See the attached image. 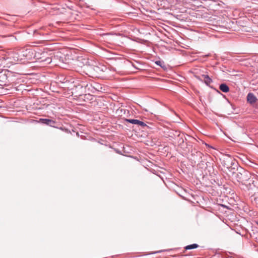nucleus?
<instances>
[{"label": "nucleus", "instance_id": "obj_1", "mask_svg": "<svg viewBox=\"0 0 258 258\" xmlns=\"http://www.w3.org/2000/svg\"><path fill=\"white\" fill-rule=\"evenodd\" d=\"M78 88H81V87L76 85V82H75L74 78L68 80L66 77V99H70V100H68V102H72V100H74L81 95L77 90Z\"/></svg>", "mask_w": 258, "mask_h": 258}, {"label": "nucleus", "instance_id": "obj_2", "mask_svg": "<svg viewBox=\"0 0 258 258\" xmlns=\"http://www.w3.org/2000/svg\"><path fill=\"white\" fill-rule=\"evenodd\" d=\"M223 167L226 168L232 173L238 170V163L237 161L229 155H225L220 159Z\"/></svg>", "mask_w": 258, "mask_h": 258}, {"label": "nucleus", "instance_id": "obj_3", "mask_svg": "<svg viewBox=\"0 0 258 258\" xmlns=\"http://www.w3.org/2000/svg\"><path fill=\"white\" fill-rule=\"evenodd\" d=\"M66 70H72L77 62L75 50L66 46Z\"/></svg>", "mask_w": 258, "mask_h": 258}, {"label": "nucleus", "instance_id": "obj_4", "mask_svg": "<svg viewBox=\"0 0 258 258\" xmlns=\"http://www.w3.org/2000/svg\"><path fill=\"white\" fill-rule=\"evenodd\" d=\"M237 170L235 179L238 182L246 185L251 177L250 173L241 167H240L239 169L238 168Z\"/></svg>", "mask_w": 258, "mask_h": 258}, {"label": "nucleus", "instance_id": "obj_5", "mask_svg": "<svg viewBox=\"0 0 258 258\" xmlns=\"http://www.w3.org/2000/svg\"><path fill=\"white\" fill-rule=\"evenodd\" d=\"M21 61L25 62L32 60L35 57H37L36 53L32 48L23 49L19 51Z\"/></svg>", "mask_w": 258, "mask_h": 258}, {"label": "nucleus", "instance_id": "obj_6", "mask_svg": "<svg viewBox=\"0 0 258 258\" xmlns=\"http://www.w3.org/2000/svg\"><path fill=\"white\" fill-rule=\"evenodd\" d=\"M40 122H41L42 123L45 124L46 125H48L50 126L58 128L60 129L62 131H63L64 129L62 127H58L57 125V123L55 121L52 119H47V118H40Z\"/></svg>", "mask_w": 258, "mask_h": 258}, {"label": "nucleus", "instance_id": "obj_7", "mask_svg": "<svg viewBox=\"0 0 258 258\" xmlns=\"http://www.w3.org/2000/svg\"><path fill=\"white\" fill-rule=\"evenodd\" d=\"M86 87L88 88V90H90L92 93H94L95 91H99L102 88L99 84L95 82L87 84L86 85Z\"/></svg>", "mask_w": 258, "mask_h": 258}, {"label": "nucleus", "instance_id": "obj_8", "mask_svg": "<svg viewBox=\"0 0 258 258\" xmlns=\"http://www.w3.org/2000/svg\"><path fill=\"white\" fill-rule=\"evenodd\" d=\"M66 133L73 134V133L76 135V136H79V133L77 131L76 129L72 126V125L67 122H66Z\"/></svg>", "mask_w": 258, "mask_h": 258}, {"label": "nucleus", "instance_id": "obj_9", "mask_svg": "<svg viewBox=\"0 0 258 258\" xmlns=\"http://www.w3.org/2000/svg\"><path fill=\"white\" fill-rule=\"evenodd\" d=\"M76 12L72 10L70 8H66V15H67L69 20L72 21L76 19Z\"/></svg>", "mask_w": 258, "mask_h": 258}, {"label": "nucleus", "instance_id": "obj_10", "mask_svg": "<svg viewBox=\"0 0 258 258\" xmlns=\"http://www.w3.org/2000/svg\"><path fill=\"white\" fill-rule=\"evenodd\" d=\"M125 121L134 124H138L142 127L147 126L146 124L143 121H140L138 119H125Z\"/></svg>", "mask_w": 258, "mask_h": 258}, {"label": "nucleus", "instance_id": "obj_11", "mask_svg": "<svg viewBox=\"0 0 258 258\" xmlns=\"http://www.w3.org/2000/svg\"><path fill=\"white\" fill-rule=\"evenodd\" d=\"M257 99L254 95L252 93H249L247 95V101L248 103L252 104L256 102Z\"/></svg>", "mask_w": 258, "mask_h": 258}, {"label": "nucleus", "instance_id": "obj_12", "mask_svg": "<svg viewBox=\"0 0 258 258\" xmlns=\"http://www.w3.org/2000/svg\"><path fill=\"white\" fill-rule=\"evenodd\" d=\"M11 57H12L15 62H21L20 56V52L14 51L11 53Z\"/></svg>", "mask_w": 258, "mask_h": 258}, {"label": "nucleus", "instance_id": "obj_13", "mask_svg": "<svg viewBox=\"0 0 258 258\" xmlns=\"http://www.w3.org/2000/svg\"><path fill=\"white\" fill-rule=\"evenodd\" d=\"M203 81L208 86H209L213 81L212 79L208 75H202Z\"/></svg>", "mask_w": 258, "mask_h": 258}, {"label": "nucleus", "instance_id": "obj_14", "mask_svg": "<svg viewBox=\"0 0 258 258\" xmlns=\"http://www.w3.org/2000/svg\"><path fill=\"white\" fill-rule=\"evenodd\" d=\"M219 89L221 91L224 93H227L229 91V87L225 83L221 84L219 86Z\"/></svg>", "mask_w": 258, "mask_h": 258}, {"label": "nucleus", "instance_id": "obj_15", "mask_svg": "<svg viewBox=\"0 0 258 258\" xmlns=\"http://www.w3.org/2000/svg\"><path fill=\"white\" fill-rule=\"evenodd\" d=\"M199 247V245L196 244V243H194V244H190V245H188L187 246H186L184 248L186 249V250H188V249H195V248H197Z\"/></svg>", "mask_w": 258, "mask_h": 258}, {"label": "nucleus", "instance_id": "obj_16", "mask_svg": "<svg viewBox=\"0 0 258 258\" xmlns=\"http://www.w3.org/2000/svg\"><path fill=\"white\" fill-rule=\"evenodd\" d=\"M42 61H45L47 63H50L51 62V58L50 57H47L44 59H42Z\"/></svg>", "mask_w": 258, "mask_h": 258}, {"label": "nucleus", "instance_id": "obj_17", "mask_svg": "<svg viewBox=\"0 0 258 258\" xmlns=\"http://www.w3.org/2000/svg\"><path fill=\"white\" fill-rule=\"evenodd\" d=\"M196 156L198 157H199V160L202 159L203 154L201 152L199 151H196Z\"/></svg>", "mask_w": 258, "mask_h": 258}, {"label": "nucleus", "instance_id": "obj_18", "mask_svg": "<svg viewBox=\"0 0 258 258\" xmlns=\"http://www.w3.org/2000/svg\"><path fill=\"white\" fill-rule=\"evenodd\" d=\"M155 63L159 66H160L161 67L163 68V66H162L163 64H164V62H162V61H161L160 60H158V61H156L155 62Z\"/></svg>", "mask_w": 258, "mask_h": 258}, {"label": "nucleus", "instance_id": "obj_19", "mask_svg": "<svg viewBox=\"0 0 258 258\" xmlns=\"http://www.w3.org/2000/svg\"><path fill=\"white\" fill-rule=\"evenodd\" d=\"M195 77L197 79H198L201 81H203V78L202 77V76H197V75H195Z\"/></svg>", "mask_w": 258, "mask_h": 258}, {"label": "nucleus", "instance_id": "obj_20", "mask_svg": "<svg viewBox=\"0 0 258 258\" xmlns=\"http://www.w3.org/2000/svg\"><path fill=\"white\" fill-rule=\"evenodd\" d=\"M70 26V25H66V28H65L66 30H69V28H68V26Z\"/></svg>", "mask_w": 258, "mask_h": 258}, {"label": "nucleus", "instance_id": "obj_21", "mask_svg": "<svg viewBox=\"0 0 258 258\" xmlns=\"http://www.w3.org/2000/svg\"><path fill=\"white\" fill-rule=\"evenodd\" d=\"M65 104H66V105H67V102L66 101Z\"/></svg>", "mask_w": 258, "mask_h": 258}, {"label": "nucleus", "instance_id": "obj_22", "mask_svg": "<svg viewBox=\"0 0 258 258\" xmlns=\"http://www.w3.org/2000/svg\"><path fill=\"white\" fill-rule=\"evenodd\" d=\"M11 37H14L13 35H11Z\"/></svg>", "mask_w": 258, "mask_h": 258}, {"label": "nucleus", "instance_id": "obj_23", "mask_svg": "<svg viewBox=\"0 0 258 258\" xmlns=\"http://www.w3.org/2000/svg\"><path fill=\"white\" fill-rule=\"evenodd\" d=\"M257 224L258 225V222H256Z\"/></svg>", "mask_w": 258, "mask_h": 258}]
</instances>
